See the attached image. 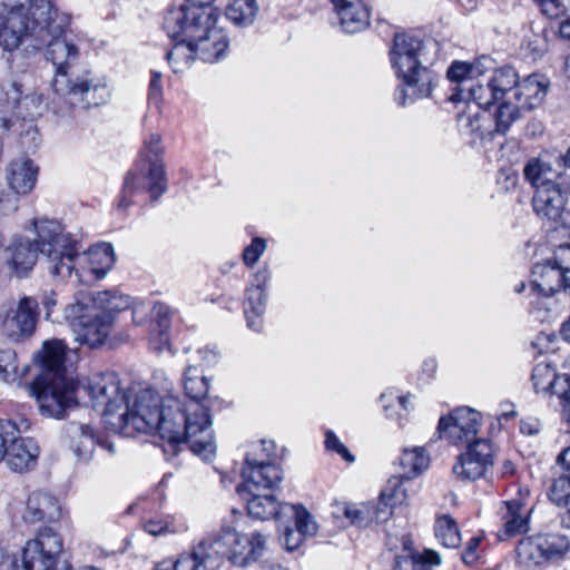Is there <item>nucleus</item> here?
<instances>
[{"mask_svg":"<svg viewBox=\"0 0 570 570\" xmlns=\"http://www.w3.org/2000/svg\"><path fill=\"white\" fill-rule=\"evenodd\" d=\"M70 17L59 12L51 0H33L27 10L18 6L0 29V48L7 53L6 63L12 73H23L32 59L47 45V59L56 67L52 81L55 94L67 107H98L111 97L106 77L71 78L69 69L79 58L78 47L65 37Z\"/></svg>","mask_w":570,"mask_h":570,"instance_id":"f257e3e1","label":"nucleus"},{"mask_svg":"<svg viewBox=\"0 0 570 570\" xmlns=\"http://www.w3.org/2000/svg\"><path fill=\"white\" fill-rule=\"evenodd\" d=\"M33 225L40 253L52 275L67 277L75 272L80 282H87L89 275L101 279L112 268L116 258L110 244L100 243L81 253L78 240L59 220L41 217Z\"/></svg>","mask_w":570,"mask_h":570,"instance_id":"f03ea898","label":"nucleus"},{"mask_svg":"<svg viewBox=\"0 0 570 570\" xmlns=\"http://www.w3.org/2000/svg\"><path fill=\"white\" fill-rule=\"evenodd\" d=\"M549 82L542 75H530L519 81L512 67L494 69L489 79L470 88L475 105L482 109L495 106L493 115L494 130L504 134L521 117L541 105Z\"/></svg>","mask_w":570,"mask_h":570,"instance_id":"7ed1b4c3","label":"nucleus"},{"mask_svg":"<svg viewBox=\"0 0 570 570\" xmlns=\"http://www.w3.org/2000/svg\"><path fill=\"white\" fill-rule=\"evenodd\" d=\"M167 35H187L195 55L205 62L224 58L229 47L226 31L217 26V13L212 6L194 2L170 8L164 19Z\"/></svg>","mask_w":570,"mask_h":570,"instance_id":"20e7f679","label":"nucleus"},{"mask_svg":"<svg viewBox=\"0 0 570 570\" xmlns=\"http://www.w3.org/2000/svg\"><path fill=\"white\" fill-rule=\"evenodd\" d=\"M165 416V438L173 448L187 442L190 450L203 460H210L216 453V442L209 405L200 402H183L168 395Z\"/></svg>","mask_w":570,"mask_h":570,"instance_id":"39448f33","label":"nucleus"},{"mask_svg":"<svg viewBox=\"0 0 570 570\" xmlns=\"http://www.w3.org/2000/svg\"><path fill=\"white\" fill-rule=\"evenodd\" d=\"M165 147L160 134L146 135L139 154L137 167L125 178L122 195L118 207L126 209L130 206V197L135 194L149 193L156 199L165 193L167 181L164 166Z\"/></svg>","mask_w":570,"mask_h":570,"instance_id":"423d86ee","label":"nucleus"},{"mask_svg":"<svg viewBox=\"0 0 570 570\" xmlns=\"http://www.w3.org/2000/svg\"><path fill=\"white\" fill-rule=\"evenodd\" d=\"M77 390L89 399L94 409L100 411L109 430L126 425L124 419L126 412L120 410L125 409L128 393L121 387V382L115 372L92 373L79 382Z\"/></svg>","mask_w":570,"mask_h":570,"instance_id":"0eeeda50","label":"nucleus"},{"mask_svg":"<svg viewBox=\"0 0 570 570\" xmlns=\"http://www.w3.org/2000/svg\"><path fill=\"white\" fill-rule=\"evenodd\" d=\"M167 405L168 395L161 397L157 392L150 389L128 393L125 401V409L120 410V412H126L124 415L126 425L121 429H111V431L127 436L135 432H157L164 440V419L167 416Z\"/></svg>","mask_w":570,"mask_h":570,"instance_id":"6e6552de","label":"nucleus"},{"mask_svg":"<svg viewBox=\"0 0 570 570\" xmlns=\"http://www.w3.org/2000/svg\"><path fill=\"white\" fill-rule=\"evenodd\" d=\"M423 41L407 32L396 33L390 49L392 67L399 78L413 89L417 97H429L432 91L433 75L422 67L420 60Z\"/></svg>","mask_w":570,"mask_h":570,"instance_id":"1a4fd4ad","label":"nucleus"},{"mask_svg":"<svg viewBox=\"0 0 570 570\" xmlns=\"http://www.w3.org/2000/svg\"><path fill=\"white\" fill-rule=\"evenodd\" d=\"M232 524L207 533L188 553H181L173 564L174 570H217L223 557L229 560L237 537Z\"/></svg>","mask_w":570,"mask_h":570,"instance_id":"9d476101","label":"nucleus"},{"mask_svg":"<svg viewBox=\"0 0 570 570\" xmlns=\"http://www.w3.org/2000/svg\"><path fill=\"white\" fill-rule=\"evenodd\" d=\"M63 316L76 341L91 348L104 345L114 327V317L101 315L89 306L85 308L76 296L73 303L65 307Z\"/></svg>","mask_w":570,"mask_h":570,"instance_id":"9b49d317","label":"nucleus"},{"mask_svg":"<svg viewBox=\"0 0 570 570\" xmlns=\"http://www.w3.org/2000/svg\"><path fill=\"white\" fill-rule=\"evenodd\" d=\"M40 311L35 297L22 296L0 306V336L12 343H22L33 336Z\"/></svg>","mask_w":570,"mask_h":570,"instance_id":"f8f14e48","label":"nucleus"},{"mask_svg":"<svg viewBox=\"0 0 570 570\" xmlns=\"http://www.w3.org/2000/svg\"><path fill=\"white\" fill-rule=\"evenodd\" d=\"M73 382L65 375H41L30 386V394L37 399L43 416L61 419L66 411L76 405Z\"/></svg>","mask_w":570,"mask_h":570,"instance_id":"ddd939ff","label":"nucleus"},{"mask_svg":"<svg viewBox=\"0 0 570 570\" xmlns=\"http://www.w3.org/2000/svg\"><path fill=\"white\" fill-rule=\"evenodd\" d=\"M570 245L561 244L553 256L532 267L531 291L537 294L554 295L567 288Z\"/></svg>","mask_w":570,"mask_h":570,"instance_id":"4468645a","label":"nucleus"},{"mask_svg":"<svg viewBox=\"0 0 570 570\" xmlns=\"http://www.w3.org/2000/svg\"><path fill=\"white\" fill-rule=\"evenodd\" d=\"M63 550L61 535L51 527H42L26 542L22 563L26 570H55Z\"/></svg>","mask_w":570,"mask_h":570,"instance_id":"2eb2a0df","label":"nucleus"},{"mask_svg":"<svg viewBox=\"0 0 570 570\" xmlns=\"http://www.w3.org/2000/svg\"><path fill=\"white\" fill-rule=\"evenodd\" d=\"M570 148L564 154L557 150H546L538 157L531 158L523 168L525 179L538 191L541 187H552L556 183L567 180L568 157Z\"/></svg>","mask_w":570,"mask_h":570,"instance_id":"dca6fc26","label":"nucleus"},{"mask_svg":"<svg viewBox=\"0 0 570 570\" xmlns=\"http://www.w3.org/2000/svg\"><path fill=\"white\" fill-rule=\"evenodd\" d=\"M569 196L568 179L556 183L552 187H541L533 197V208L538 215L553 224V228L568 230L567 220L570 212L567 207Z\"/></svg>","mask_w":570,"mask_h":570,"instance_id":"f3484780","label":"nucleus"},{"mask_svg":"<svg viewBox=\"0 0 570 570\" xmlns=\"http://www.w3.org/2000/svg\"><path fill=\"white\" fill-rule=\"evenodd\" d=\"M481 426V414L471 407H458L439 421L441 438L455 445L471 443Z\"/></svg>","mask_w":570,"mask_h":570,"instance_id":"a211bd4d","label":"nucleus"},{"mask_svg":"<svg viewBox=\"0 0 570 570\" xmlns=\"http://www.w3.org/2000/svg\"><path fill=\"white\" fill-rule=\"evenodd\" d=\"M490 62V58L487 57H482L474 62H452L446 72L449 80L453 83H456L455 88L453 89L455 92L452 94L451 100H472L475 102V99L470 94V88L489 79L490 75L485 76V71L488 69L487 65Z\"/></svg>","mask_w":570,"mask_h":570,"instance_id":"6ab92c4d","label":"nucleus"},{"mask_svg":"<svg viewBox=\"0 0 570 570\" xmlns=\"http://www.w3.org/2000/svg\"><path fill=\"white\" fill-rule=\"evenodd\" d=\"M493 465L492 446L485 440H476L468 451L458 458L453 473L462 480L474 481L484 478Z\"/></svg>","mask_w":570,"mask_h":570,"instance_id":"aec40b11","label":"nucleus"},{"mask_svg":"<svg viewBox=\"0 0 570 570\" xmlns=\"http://www.w3.org/2000/svg\"><path fill=\"white\" fill-rule=\"evenodd\" d=\"M0 101L19 118L33 119L43 111V96L38 92L22 95V86L16 80H6L0 83Z\"/></svg>","mask_w":570,"mask_h":570,"instance_id":"412c9836","label":"nucleus"},{"mask_svg":"<svg viewBox=\"0 0 570 570\" xmlns=\"http://www.w3.org/2000/svg\"><path fill=\"white\" fill-rule=\"evenodd\" d=\"M271 278L267 267H262L252 277L245 291V317L247 326L254 332L263 330V315L266 306V284Z\"/></svg>","mask_w":570,"mask_h":570,"instance_id":"4be33fe9","label":"nucleus"},{"mask_svg":"<svg viewBox=\"0 0 570 570\" xmlns=\"http://www.w3.org/2000/svg\"><path fill=\"white\" fill-rule=\"evenodd\" d=\"M80 299V305L91 307L101 315H109L116 320V314L128 309L132 304V298L118 289H107L101 292H78L75 295Z\"/></svg>","mask_w":570,"mask_h":570,"instance_id":"5701e85b","label":"nucleus"},{"mask_svg":"<svg viewBox=\"0 0 570 570\" xmlns=\"http://www.w3.org/2000/svg\"><path fill=\"white\" fill-rule=\"evenodd\" d=\"M569 451L570 448H564L557 456L556 463L551 466V483L547 491L549 501L568 512L570 503V464L567 462V455Z\"/></svg>","mask_w":570,"mask_h":570,"instance_id":"b1692460","label":"nucleus"},{"mask_svg":"<svg viewBox=\"0 0 570 570\" xmlns=\"http://www.w3.org/2000/svg\"><path fill=\"white\" fill-rule=\"evenodd\" d=\"M61 505L59 500L45 491L32 492L27 500L23 520L27 523H51L60 519Z\"/></svg>","mask_w":570,"mask_h":570,"instance_id":"393cba45","label":"nucleus"},{"mask_svg":"<svg viewBox=\"0 0 570 570\" xmlns=\"http://www.w3.org/2000/svg\"><path fill=\"white\" fill-rule=\"evenodd\" d=\"M35 220H32L33 228ZM33 232L36 230L33 229ZM35 235V242L20 237L14 239L6 250V262L18 277L27 275L33 268L37 255L41 254L38 246V235L37 233Z\"/></svg>","mask_w":570,"mask_h":570,"instance_id":"a878e982","label":"nucleus"},{"mask_svg":"<svg viewBox=\"0 0 570 570\" xmlns=\"http://www.w3.org/2000/svg\"><path fill=\"white\" fill-rule=\"evenodd\" d=\"M266 546L267 539L259 531L237 532L229 561L237 567H247L264 556Z\"/></svg>","mask_w":570,"mask_h":570,"instance_id":"bb28decb","label":"nucleus"},{"mask_svg":"<svg viewBox=\"0 0 570 570\" xmlns=\"http://www.w3.org/2000/svg\"><path fill=\"white\" fill-rule=\"evenodd\" d=\"M39 453L40 449L32 439L14 434L7 448L4 460L10 470L21 473L36 466Z\"/></svg>","mask_w":570,"mask_h":570,"instance_id":"cd10ccee","label":"nucleus"},{"mask_svg":"<svg viewBox=\"0 0 570 570\" xmlns=\"http://www.w3.org/2000/svg\"><path fill=\"white\" fill-rule=\"evenodd\" d=\"M243 484L237 487L239 495L245 492L272 490L283 479L279 468L275 464L249 465L242 469Z\"/></svg>","mask_w":570,"mask_h":570,"instance_id":"c85d7f7f","label":"nucleus"},{"mask_svg":"<svg viewBox=\"0 0 570 570\" xmlns=\"http://www.w3.org/2000/svg\"><path fill=\"white\" fill-rule=\"evenodd\" d=\"M340 24L346 33L364 30L370 23V11L363 0H332Z\"/></svg>","mask_w":570,"mask_h":570,"instance_id":"c756f323","label":"nucleus"},{"mask_svg":"<svg viewBox=\"0 0 570 570\" xmlns=\"http://www.w3.org/2000/svg\"><path fill=\"white\" fill-rule=\"evenodd\" d=\"M38 167L27 157H19L10 161L6 169V179L9 188L17 195H27L36 186Z\"/></svg>","mask_w":570,"mask_h":570,"instance_id":"7c9ffc66","label":"nucleus"},{"mask_svg":"<svg viewBox=\"0 0 570 570\" xmlns=\"http://www.w3.org/2000/svg\"><path fill=\"white\" fill-rule=\"evenodd\" d=\"M531 511L519 499L502 502L500 513L505 535L512 538L528 532Z\"/></svg>","mask_w":570,"mask_h":570,"instance_id":"2f4dec72","label":"nucleus"},{"mask_svg":"<svg viewBox=\"0 0 570 570\" xmlns=\"http://www.w3.org/2000/svg\"><path fill=\"white\" fill-rule=\"evenodd\" d=\"M248 514L258 520L274 519L283 522V507L286 502H279L271 494H263L262 491L245 492Z\"/></svg>","mask_w":570,"mask_h":570,"instance_id":"473e14b6","label":"nucleus"},{"mask_svg":"<svg viewBox=\"0 0 570 570\" xmlns=\"http://www.w3.org/2000/svg\"><path fill=\"white\" fill-rule=\"evenodd\" d=\"M66 431L73 453L79 459L88 460L96 446L94 429L89 424L71 422Z\"/></svg>","mask_w":570,"mask_h":570,"instance_id":"72a5a7b5","label":"nucleus"},{"mask_svg":"<svg viewBox=\"0 0 570 570\" xmlns=\"http://www.w3.org/2000/svg\"><path fill=\"white\" fill-rule=\"evenodd\" d=\"M544 394L549 396L550 405L559 410L563 420L570 423V374L560 371Z\"/></svg>","mask_w":570,"mask_h":570,"instance_id":"f704fd0d","label":"nucleus"},{"mask_svg":"<svg viewBox=\"0 0 570 570\" xmlns=\"http://www.w3.org/2000/svg\"><path fill=\"white\" fill-rule=\"evenodd\" d=\"M430 464V456L423 446L405 448L400 458V476L411 480L424 472Z\"/></svg>","mask_w":570,"mask_h":570,"instance_id":"c9c22d12","label":"nucleus"},{"mask_svg":"<svg viewBox=\"0 0 570 570\" xmlns=\"http://www.w3.org/2000/svg\"><path fill=\"white\" fill-rule=\"evenodd\" d=\"M183 387L185 394L189 397L188 402H200L208 404L209 380L202 374L195 364H188L183 376Z\"/></svg>","mask_w":570,"mask_h":570,"instance_id":"e433bc0d","label":"nucleus"},{"mask_svg":"<svg viewBox=\"0 0 570 570\" xmlns=\"http://www.w3.org/2000/svg\"><path fill=\"white\" fill-rule=\"evenodd\" d=\"M440 563V554L434 550L425 549L422 552L413 551L397 557L394 570H430L431 567Z\"/></svg>","mask_w":570,"mask_h":570,"instance_id":"4c0bfd02","label":"nucleus"},{"mask_svg":"<svg viewBox=\"0 0 570 570\" xmlns=\"http://www.w3.org/2000/svg\"><path fill=\"white\" fill-rule=\"evenodd\" d=\"M168 37L177 42L167 52V60L175 72H180L190 65L193 59L197 58L194 46L191 41L187 40V35H168Z\"/></svg>","mask_w":570,"mask_h":570,"instance_id":"58836bf2","label":"nucleus"},{"mask_svg":"<svg viewBox=\"0 0 570 570\" xmlns=\"http://www.w3.org/2000/svg\"><path fill=\"white\" fill-rule=\"evenodd\" d=\"M517 556L520 563L527 567H538L547 562L541 537L522 539L517 547Z\"/></svg>","mask_w":570,"mask_h":570,"instance_id":"ea45409f","label":"nucleus"},{"mask_svg":"<svg viewBox=\"0 0 570 570\" xmlns=\"http://www.w3.org/2000/svg\"><path fill=\"white\" fill-rule=\"evenodd\" d=\"M276 456V444L274 441L261 440L252 442L247 446L244 466L275 464Z\"/></svg>","mask_w":570,"mask_h":570,"instance_id":"a19ab883","label":"nucleus"},{"mask_svg":"<svg viewBox=\"0 0 570 570\" xmlns=\"http://www.w3.org/2000/svg\"><path fill=\"white\" fill-rule=\"evenodd\" d=\"M283 522L294 520L295 528L306 538L317 532V524L311 513L302 505L285 503L283 507Z\"/></svg>","mask_w":570,"mask_h":570,"instance_id":"79ce46f5","label":"nucleus"},{"mask_svg":"<svg viewBox=\"0 0 570 570\" xmlns=\"http://www.w3.org/2000/svg\"><path fill=\"white\" fill-rule=\"evenodd\" d=\"M66 344L62 341L53 340L43 343V356L42 363L46 368L43 375L56 376L63 375V357H65Z\"/></svg>","mask_w":570,"mask_h":570,"instance_id":"37998d69","label":"nucleus"},{"mask_svg":"<svg viewBox=\"0 0 570 570\" xmlns=\"http://www.w3.org/2000/svg\"><path fill=\"white\" fill-rule=\"evenodd\" d=\"M187 528L186 522L176 515L151 518L144 523L145 531L155 537L181 533Z\"/></svg>","mask_w":570,"mask_h":570,"instance_id":"c03bdc74","label":"nucleus"},{"mask_svg":"<svg viewBox=\"0 0 570 570\" xmlns=\"http://www.w3.org/2000/svg\"><path fill=\"white\" fill-rule=\"evenodd\" d=\"M256 0H230L226 7V17L236 26L250 24L257 13Z\"/></svg>","mask_w":570,"mask_h":570,"instance_id":"a18cd8bd","label":"nucleus"},{"mask_svg":"<svg viewBox=\"0 0 570 570\" xmlns=\"http://www.w3.org/2000/svg\"><path fill=\"white\" fill-rule=\"evenodd\" d=\"M566 367L567 358H564L560 364H558L556 361L537 364L532 371V382L534 390L538 393H544V391L549 389L550 383L560 372V368L564 370Z\"/></svg>","mask_w":570,"mask_h":570,"instance_id":"49530a36","label":"nucleus"},{"mask_svg":"<svg viewBox=\"0 0 570 570\" xmlns=\"http://www.w3.org/2000/svg\"><path fill=\"white\" fill-rule=\"evenodd\" d=\"M436 539L446 548H456L461 542V535L455 520L449 514L436 519L434 525Z\"/></svg>","mask_w":570,"mask_h":570,"instance_id":"de8ad7c7","label":"nucleus"},{"mask_svg":"<svg viewBox=\"0 0 570 570\" xmlns=\"http://www.w3.org/2000/svg\"><path fill=\"white\" fill-rule=\"evenodd\" d=\"M551 296L552 295L538 294L535 301L532 302L530 312L535 321L550 323L559 316L561 307Z\"/></svg>","mask_w":570,"mask_h":570,"instance_id":"09e8293b","label":"nucleus"},{"mask_svg":"<svg viewBox=\"0 0 570 570\" xmlns=\"http://www.w3.org/2000/svg\"><path fill=\"white\" fill-rule=\"evenodd\" d=\"M547 561H556L564 558L569 548L570 541L566 534H548L541 537Z\"/></svg>","mask_w":570,"mask_h":570,"instance_id":"8fccbe9b","label":"nucleus"},{"mask_svg":"<svg viewBox=\"0 0 570 570\" xmlns=\"http://www.w3.org/2000/svg\"><path fill=\"white\" fill-rule=\"evenodd\" d=\"M30 425L27 419H21L19 423L12 420H0V461L4 459L11 438L14 434L27 432Z\"/></svg>","mask_w":570,"mask_h":570,"instance_id":"3c124183","label":"nucleus"},{"mask_svg":"<svg viewBox=\"0 0 570 570\" xmlns=\"http://www.w3.org/2000/svg\"><path fill=\"white\" fill-rule=\"evenodd\" d=\"M381 497L382 500H386L393 507L403 504L407 498V492L403 487L402 478L394 476L390 479Z\"/></svg>","mask_w":570,"mask_h":570,"instance_id":"603ef678","label":"nucleus"},{"mask_svg":"<svg viewBox=\"0 0 570 570\" xmlns=\"http://www.w3.org/2000/svg\"><path fill=\"white\" fill-rule=\"evenodd\" d=\"M393 505L380 495L377 502H368L365 505L366 515L370 521L384 522L392 514Z\"/></svg>","mask_w":570,"mask_h":570,"instance_id":"864d4df0","label":"nucleus"},{"mask_svg":"<svg viewBox=\"0 0 570 570\" xmlns=\"http://www.w3.org/2000/svg\"><path fill=\"white\" fill-rule=\"evenodd\" d=\"M17 354L11 348L0 350V380L8 382L17 373Z\"/></svg>","mask_w":570,"mask_h":570,"instance_id":"5fc2aeb1","label":"nucleus"},{"mask_svg":"<svg viewBox=\"0 0 570 570\" xmlns=\"http://www.w3.org/2000/svg\"><path fill=\"white\" fill-rule=\"evenodd\" d=\"M219 360V353L215 347L204 346L197 350L196 357L193 360L191 364H195L197 368H209L217 364Z\"/></svg>","mask_w":570,"mask_h":570,"instance_id":"6e6d98bb","label":"nucleus"},{"mask_svg":"<svg viewBox=\"0 0 570 570\" xmlns=\"http://www.w3.org/2000/svg\"><path fill=\"white\" fill-rule=\"evenodd\" d=\"M266 249V240L262 237H255L243 252L245 265L253 266Z\"/></svg>","mask_w":570,"mask_h":570,"instance_id":"4d7b16f0","label":"nucleus"},{"mask_svg":"<svg viewBox=\"0 0 570 570\" xmlns=\"http://www.w3.org/2000/svg\"><path fill=\"white\" fill-rule=\"evenodd\" d=\"M542 13L551 19L561 18L567 12V6L562 0H533Z\"/></svg>","mask_w":570,"mask_h":570,"instance_id":"13d9d810","label":"nucleus"},{"mask_svg":"<svg viewBox=\"0 0 570 570\" xmlns=\"http://www.w3.org/2000/svg\"><path fill=\"white\" fill-rule=\"evenodd\" d=\"M325 448L328 451L337 453L348 462L354 461V458L350 453L348 449L340 441V439L331 430L325 432Z\"/></svg>","mask_w":570,"mask_h":570,"instance_id":"bf43d9fd","label":"nucleus"},{"mask_svg":"<svg viewBox=\"0 0 570 570\" xmlns=\"http://www.w3.org/2000/svg\"><path fill=\"white\" fill-rule=\"evenodd\" d=\"M157 327L161 331H168L174 311L165 303H157L154 306Z\"/></svg>","mask_w":570,"mask_h":570,"instance_id":"052dcab7","label":"nucleus"},{"mask_svg":"<svg viewBox=\"0 0 570 570\" xmlns=\"http://www.w3.org/2000/svg\"><path fill=\"white\" fill-rule=\"evenodd\" d=\"M305 537L295 528L285 525L282 532V541L288 551L297 549L304 541Z\"/></svg>","mask_w":570,"mask_h":570,"instance_id":"680f3d73","label":"nucleus"},{"mask_svg":"<svg viewBox=\"0 0 570 570\" xmlns=\"http://www.w3.org/2000/svg\"><path fill=\"white\" fill-rule=\"evenodd\" d=\"M365 505L366 503L361 507L344 504L342 511L345 518H347L352 523L362 524L363 522L370 521L366 515Z\"/></svg>","mask_w":570,"mask_h":570,"instance_id":"e2e57ef3","label":"nucleus"},{"mask_svg":"<svg viewBox=\"0 0 570 570\" xmlns=\"http://www.w3.org/2000/svg\"><path fill=\"white\" fill-rule=\"evenodd\" d=\"M381 400L385 403L384 411L386 413V416H392V414L389 412L390 407L394 405V403H397L404 411H407V403H409V396L407 395H395L392 391L385 392L381 395Z\"/></svg>","mask_w":570,"mask_h":570,"instance_id":"0e129e2a","label":"nucleus"},{"mask_svg":"<svg viewBox=\"0 0 570 570\" xmlns=\"http://www.w3.org/2000/svg\"><path fill=\"white\" fill-rule=\"evenodd\" d=\"M161 97H163L161 73L158 71H153L150 81H149L148 98L150 101L158 105L161 101Z\"/></svg>","mask_w":570,"mask_h":570,"instance_id":"69168bd1","label":"nucleus"},{"mask_svg":"<svg viewBox=\"0 0 570 570\" xmlns=\"http://www.w3.org/2000/svg\"><path fill=\"white\" fill-rule=\"evenodd\" d=\"M129 308H131L132 322L136 325H141L147 321L149 307L144 302L132 299Z\"/></svg>","mask_w":570,"mask_h":570,"instance_id":"338daca9","label":"nucleus"},{"mask_svg":"<svg viewBox=\"0 0 570 570\" xmlns=\"http://www.w3.org/2000/svg\"><path fill=\"white\" fill-rule=\"evenodd\" d=\"M541 430V423L539 419L533 416L523 417L520 422V432L524 435L533 436L537 435Z\"/></svg>","mask_w":570,"mask_h":570,"instance_id":"774afa93","label":"nucleus"}]
</instances>
